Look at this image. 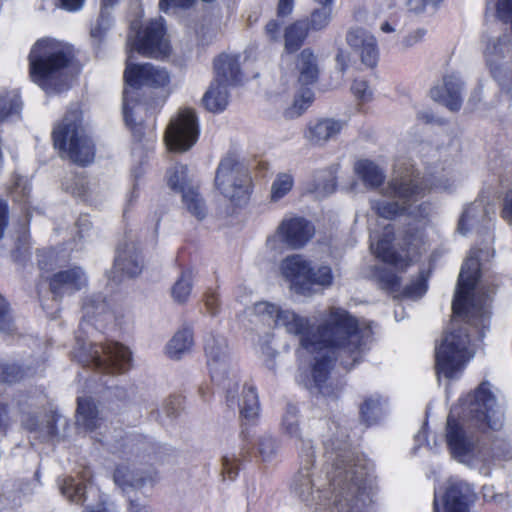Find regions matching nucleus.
<instances>
[{
    "mask_svg": "<svg viewBox=\"0 0 512 512\" xmlns=\"http://www.w3.org/2000/svg\"><path fill=\"white\" fill-rule=\"evenodd\" d=\"M280 433L295 441L300 468L292 490L314 512H375L374 465L364 455L347 448L348 431L338 421L325 422L321 434L326 458L324 477L313 472L315 451L303 436L300 411L287 404L279 424Z\"/></svg>",
    "mask_w": 512,
    "mask_h": 512,
    "instance_id": "f257e3e1",
    "label": "nucleus"
},
{
    "mask_svg": "<svg viewBox=\"0 0 512 512\" xmlns=\"http://www.w3.org/2000/svg\"><path fill=\"white\" fill-rule=\"evenodd\" d=\"M77 402V426L87 432L94 433L92 437L99 442H105L109 445L113 453H116L119 457L126 458L127 460H131L132 458L134 460L161 458V450L165 448L158 445L150 438L142 435L127 434L125 436H121L120 439L113 440V442L108 438H105V440L98 438L96 430L102 428L103 422L98 416V410L95 404L91 399L86 397H78Z\"/></svg>",
    "mask_w": 512,
    "mask_h": 512,
    "instance_id": "9d476101",
    "label": "nucleus"
},
{
    "mask_svg": "<svg viewBox=\"0 0 512 512\" xmlns=\"http://www.w3.org/2000/svg\"><path fill=\"white\" fill-rule=\"evenodd\" d=\"M502 217L512 225V189L507 192L504 198Z\"/></svg>",
    "mask_w": 512,
    "mask_h": 512,
    "instance_id": "bf43d9fd",
    "label": "nucleus"
},
{
    "mask_svg": "<svg viewBox=\"0 0 512 512\" xmlns=\"http://www.w3.org/2000/svg\"><path fill=\"white\" fill-rule=\"evenodd\" d=\"M345 126L344 120L318 118L308 123L304 136L311 144L324 146L327 142L334 140Z\"/></svg>",
    "mask_w": 512,
    "mask_h": 512,
    "instance_id": "a878e982",
    "label": "nucleus"
},
{
    "mask_svg": "<svg viewBox=\"0 0 512 512\" xmlns=\"http://www.w3.org/2000/svg\"><path fill=\"white\" fill-rule=\"evenodd\" d=\"M490 221L491 219L488 216V212L483 202L475 201L464 209L458 221L457 231L462 235H466L474 227H477L480 224L487 227Z\"/></svg>",
    "mask_w": 512,
    "mask_h": 512,
    "instance_id": "c85d7f7f",
    "label": "nucleus"
},
{
    "mask_svg": "<svg viewBox=\"0 0 512 512\" xmlns=\"http://www.w3.org/2000/svg\"><path fill=\"white\" fill-rule=\"evenodd\" d=\"M334 275L332 269L328 265H320L317 268H313L309 265V274L307 276V282H309V295L314 294V286H320L322 288H328L333 284Z\"/></svg>",
    "mask_w": 512,
    "mask_h": 512,
    "instance_id": "58836bf2",
    "label": "nucleus"
},
{
    "mask_svg": "<svg viewBox=\"0 0 512 512\" xmlns=\"http://www.w3.org/2000/svg\"><path fill=\"white\" fill-rule=\"evenodd\" d=\"M198 136L199 125L195 111L190 108H181L171 118L164 139L169 150L184 152L196 143Z\"/></svg>",
    "mask_w": 512,
    "mask_h": 512,
    "instance_id": "f3484780",
    "label": "nucleus"
},
{
    "mask_svg": "<svg viewBox=\"0 0 512 512\" xmlns=\"http://www.w3.org/2000/svg\"><path fill=\"white\" fill-rule=\"evenodd\" d=\"M354 173L369 189L380 187L386 178L385 171L369 159L357 160L354 164Z\"/></svg>",
    "mask_w": 512,
    "mask_h": 512,
    "instance_id": "c756f323",
    "label": "nucleus"
},
{
    "mask_svg": "<svg viewBox=\"0 0 512 512\" xmlns=\"http://www.w3.org/2000/svg\"><path fill=\"white\" fill-rule=\"evenodd\" d=\"M277 441L271 435H264L258 440V452L263 461H270L277 453Z\"/></svg>",
    "mask_w": 512,
    "mask_h": 512,
    "instance_id": "de8ad7c7",
    "label": "nucleus"
},
{
    "mask_svg": "<svg viewBox=\"0 0 512 512\" xmlns=\"http://www.w3.org/2000/svg\"><path fill=\"white\" fill-rule=\"evenodd\" d=\"M66 192L83 200H87L89 196V181L83 175L71 174L67 176L63 182Z\"/></svg>",
    "mask_w": 512,
    "mask_h": 512,
    "instance_id": "37998d69",
    "label": "nucleus"
},
{
    "mask_svg": "<svg viewBox=\"0 0 512 512\" xmlns=\"http://www.w3.org/2000/svg\"><path fill=\"white\" fill-rule=\"evenodd\" d=\"M295 0H279L277 12L281 17L288 16L294 9Z\"/></svg>",
    "mask_w": 512,
    "mask_h": 512,
    "instance_id": "e2e57ef3",
    "label": "nucleus"
},
{
    "mask_svg": "<svg viewBox=\"0 0 512 512\" xmlns=\"http://www.w3.org/2000/svg\"><path fill=\"white\" fill-rule=\"evenodd\" d=\"M0 332L10 335L13 332V321L10 314V307L5 298L0 295Z\"/></svg>",
    "mask_w": 512,
    "mask_h": 512,
    "instance_id": "09e8293b",
    "label": "nucleus"
},
{
    "mask_svg": "<svg viewBox=\"0 0 512 512\" xmlns=\"http://www.w3.org/2000/svg\"><path fill=\"white\" fill-rule=\"evenodd\" d=\"M314 225L303 217L284 218L274 234L266 240L268 250L280 253L287 246L291 249L304 247L314 236Z\"/></svg>",
    "mask_w": 512,
    "mask_h": 512,
    "instance_id": "2eb2a0df",
    "label": "nucleus"
},
{
    "mask_svg": "<svg viewBox=\"0 0 512 512\" xmlns=\"http://www.w3.org/2000/svg\"><path fill=\"white\" fill-rule=\"evenodd\" d=\"M351 90L354 96L363 102L371 100L373 95L368 83L363 79L354 80Z\"/></svg>",
    "mask_w": 512,
    "mask_h": 512,
    "instance_id": "8fccbe9b",
    "label": "nucleus"
},
{
    "mask_svg": "<svg viewBox=\"0 0 512 512\" xmlns=\"http://www.w3.org/2000/svg\"><path fill=\"white\" fill-rule=\"evenodd\" d=\"M204 351L211 379L225 390L228 406L232 408L238 406L241 416L247 421L257 419L260 405L253 386H244L242 401L237 400L239 382L235 374H229L231 357L226 338L214 334L207 336Z\"/></svg>",
    "mask_w": 512,
    "mask_h": 512,
    "instance_id": "6e6552de",
    "label": "nucleus"
},
{
    "mask_svg": "<svg viewBox=\"0 0 512 512\" xmlns=\"http://www.w3.org/2000/svg\"><path fill=\"white\" fill-rule=\"evenodd\" d=\"M180 406V399L178 397L170 398L165 404V413L168 417L176 414Z\"/></svg>",
    "mask_w": 512,
    "mask_h": 512,
    "instance_id": "69168bd1",
    "label": "nucleus"
},
{
    "mask_svg": "<svg viewBox=\"0 0 512 512\" xmlns=\"http://www.w3.org/2000/svg\"><path fill=\"white\" fill-rule=\"evenodd\" d=\"M399 25V17L397 12H393L388 19L384 20L380 24V30L383 33H392L396 31L397 26Z\"/></svg>",
    "mask_w": 512,
    "mask_h": 512,
    "instance_id": "6e6d98bb",
    "label": "nucleus"
},
{
    "mask_svg": "<svg viewBox=\"0 0 512 512\" xmlns=\"http://www.w3.org/2000/svg\"><path fill=\"white\" fill-rule=\"evenodd\" d=\"M50 291L55 300L72 295L88 284V277L80 266H73L54 273L49 279Z\"/></svg>",
    "mask_w": 512,
    "mask_h": 512,
    "instance_id": "4be33fe9",
    "label": "nucleus"
},
{
    "mask_svg": "<svg viewBox=\"0 0 512 512\" xmlns=\"http://www.w3.org/2000/svg\"><path fill=\"white\" fill-rule=\"evenodd\" d=\"M306 20H297L288 25L284 30V46L288 53H294L300 49L309 34Z\"/></svg>",
    "mask_w": 512,
    "mask_h": 512,
    "instance_id": "72a5a7b5",
    "label": "nucleus"
},
{
    "mask_svg": "<svg viewBox=\"0 0 512 512\" xmlns=\"http://www.w3.org/2000/svg\"><path fill=\"white\" fill-rule=\"evenodd\" d=\"M333 19V7L321 6L315 8L306 20L310 31L319 32L325 30Z\"/></svg>",
    "mask_w": 512,
    "mask_h": 512,
    "instance_id": "79ce46f5",
    "label": "nucleus"
},
{
    "mask_svg": "<svg viewBox=\"0 0 512 512\" xmlns=\"http://www.w3.org/2000/svg\"><path fill=\"white\" fill-rule=\"evenodd\" d=\"M72 58L67 43L49 37L37 40L28 57L31 80L47 93L61 92L67 87L65 69Z\"/></svg>",
    "mask_w": 512,
    "mask_h": 512,
    "instance_id": "1a4fd4ad",
    "label": "nucleus"
},
{
    "mask_svg": "<svg viewBox=\"0 0 512 512\" xmlns=\"http://www.w3.org/2000/svg\"><path fill=\"white\" fill-rule=\"evenodd\" d=\"M425 35L426 31L424 29H416L403 39V45L405 47H412L422 41Z\"/></svg>",
    "mask_w": 512,
    "mask_h": 512,
    "instance_id": "4d7b16f0",
    "label": "nucleus"
},
{
    "mask_svg": "<svg viewBox=\"0 0 512 512\" xmlns=\"http://www.w3.org/2000/svg\"><path fill=\"white\" fill-rule=\"evenodd\" d=\"M294 183V175L291 172L277 173L271 184V201L278 202L284 198L292 190Z\"/></svg>",
    "mask_w": 512,
    "mask_h": 512,
    "instance_id": "ea45409f",
    "label": "nucleus"
},
{
    "mask_svg": "<svg viewBox=\"0 0 512 512\" xmlns=\"http://www.w3.org/2000/svg\"><path fill=\"white\" fill-rule=\"evenodd\" d=\"M194 274L190 269L182 271L180 277L177 279L171 289V294L174 301L178 303H185L192 291Z\"/></svg>",
    "mask_w": 512,
    "mask_h": 512,
    "instance_id": "a19ab883",
    "label": "nucleus"
},
{
    "mask_svg": "<svg viewBox=\"0 0 512 512\" xmlns=\"http://www.w3.org/2000/svg\"><path fill=\"white\" fill-rule=\"evenodd\" d=\"M347 44L359 54L361 62L367 67H374L379 60V49L377 40L369 31L352 27L346 35Z\"/></svg>",
    "mask_w": 512,
    "mask_h": 512,
    "instance_id": "b1692460",
    "label": "nucleus"
},
{
    "mask_svg": "<svg viewBox=\"0 0 512 512\" xmlns=\"http://www.w3.org/2000/svg\"><path fill=\"white\" fill-rule=\"evenodd\" d=\"M73 357L84 366L108 374L124 373L132 366V353L128 347L112 341L87 345L80 335L76 336Z\"/></svg>",
    "mask_w": 512,
    "mask_h": 512,
    "instance_id": "f8f14e48",
    "label": "nucleus"
},
{
    "mask_svg": "<svg viewBox=\"0 0 512 512\" xmlns=\"http://www.w3.org/2000/svg\"><path fill=\"white\" fill-rule=\"evenodd\" d=\"M484 58L492 77L502 86L512 82V37L509 33L486 36Z\"/></svg>",
    "mask_w": 512,
    "mask_h": 512,
    "instance_id": "dca6fc26",
    "label": "nucleus"
},
{
    "mask_svg": "<svg viewBox=\"0 0 512 512\" xmlns=\"http://www.w3.org/2000/svg\"><path fill=\"white\" fill-rule=\"evenodd\" d=\"M9 424L7 406L0 403V431L5 430Z\"/></svg>",
    "mask_w": 512,
    "mask_h": 512,
    "instance_id": "338daca9",
    "label": "nucleus"
},
{
    "mask_svg": "<svg viewBox=\"0 0 512 512\" xmlns=\"http://www.w3.org/2000/svg\"><path fill=\"white\" fill-rule=\"evenodd\" d=\"M108 9L101 6L99 17L91 27L90 34L95 41H101L112 26V17Z\"/></svg>",
    "mask_w": 512,
    "mask_h": 512,
    "instance_id": "a18cd8bd",
    "label": "nucleus"
},
{
    "mask_svg": "<svg viewBox=\"0 0 512 512\" xmlns=\"http://www.w3.org/2000/svg\"><path fill=\"white\" fill-rule=\"evenodd\" d=\"M283 23L279 20L272 19L265 26V33L271 41H279L281 37Z\"/></svg>",
    "mask_w": 512,
    "mask_h": 512,
    "instance_id": "603ef678",
    "label": "nucleus"
},
{
    "mask_svg": "<svg viewBox=\"0 0 512 512\" xmlns=\"http://www.w3.org/2000/svg\"><path fill=\"white\" fill-rule=\"evenodd\" d=\"M299 83L303 87L295 96L293 105L287 109L286 115L290 118L303 114L314 101L313 91L307 87L313 84L318 77L316 57L311 49H304L298 56Z\"/></svg>",
    "mask_w": 512,
    "mask_h": 512,
    "instance_id": "6ab92c4d",
    "label": "nucleus"
},
{
    "mask_svg": "<svg viewBox=\"0 0 512 512\" xmlns=\"http://www.w3.org/2000/svg\"><path fill=\"white\" fill-rule=\"evenodd\" d=\"M337 167H330L326 170H322L315 175V184L310 189L311 192L315 193L317 197H326L332 194L336 190V173Z\"/></svg>",
    "mask_w": 512,
    "mask_h": 512,
    "instance_id": "e433bc0d",
    "label": "nucleus"
},
{
    "mask_svg": "<svg viewBox=\"0 0 512 512\" xmlns=\"http://www.w3.org/2000/svg\"><path fill=\"white\" fill-rule=\"evenodd\" d=\"M205 306L208 313L212 316L217 315L219 312V295L215 290H209L205 294Z\"/></svg>",
    "mask_w": 512,
    "mask_h": 512,
    "instance_id": "3c124183",
    "label": "nucleus"
},
{
    "mask_svg": "<svg viewBox=\"0 0 512 512\" xmlns=\"http://www.w3.org/2000/svg\"><path fill=\"white\" fill-rule=\"evenodd\" d=\"M215 185L223 196L240 205L249 198L252 180L248 168L235 155L228 154L218 165Z\"/></svg>",
    "mask_w": 512,
    "mask_h": 512,
    "instance_id": "4468645a",
    "label": "nucleus"
},
{
    "mask_svg": "<svg viewBox=\"0 0 512 512\" xmlns=\"http://www.w3.org/2000/svg\"><path fill=\"white\" fill-rule=\"evenodd\" d=\"M78 235L80 239H83L87 236L88 231L91 228V222L88 216H82L77 221Z\"/></svg>",
    "mask_w": 512,
    "mask_h": 512,
    "instance_id": "0e129e2a",
    "label": "nucleus"
},
{
    "mask_svg": "<svg viewBox=\"0 0 512 512\" xmlns=\"http://www.w3.org/2000/svg\"><path fill=\"white\" fill-rule=\"evenodd\" d=\"M31 184L27 177L15 176L11 187V195L15 202L23 203L25 206L29 203Z\"/></svg>",
    "mask_w": 512,
    "mask_h": 512,
    "instance_id": "c03bdc74",
    "label": "nucleus"
},
{
    "mask_svg": "<svg viewBox=\"0 0 512 512\" xmlns=\"http://www.w3.org/2000/svg\"><path fill=\"white\" fill-rule=\"evenodd\" d=\"M22 108L20 93L18 90L0 91V122L17 116Z\"/></svg>",
    "mask_w": 512,
    "mask_h": 512,
    "instance_id": "c9c22d12",
    "label": "nucleus"
},
{
    "mask_svg": "<svg viewBox=\"0 0 512 512\" xmlns=\"http://www.w3.org/2000/svg\"><path fill=\"white\" fill-rule=\"evenodd\" d=\"M472 486L456 478H449L444 485L434 487V512H467L474 501Z\"/></svg>",
    "mask_w": 512,
    "mask_h": 512,
    "instance_id": "a211bd4d",
    "label": "nucleus"
},
{
    "mask_svg": "<svg viewBox=\"0 0 512 512\" xmlns=\"http://www.w3.org/2000/svg\"><path fill=\"white\" fill-rule=\"evenodd\" d=\"M428 5H431L429 0H407L409 10L417 14L424 12Z\"/></svg>",
    "mask_w": 512,
    "mask_h": 512,
    "instance_id": "680f3d73",
    "label": "nucleus"
},
{
    "mask_svg": "<svg viewBox=\"0 0 512 512\" xmlns=\"http://www.w3.org/2000/svg\"><path fill=\"white\" fill-rule=\"evenodd\" d=\"M223 474L230 480H233L238 474V465L236 460L229 456H224L222 459Z\"/></svg>",
    "mask_w": 512,
    "mask_h": 512,
    "instance_id": "864d4df0",
    "label": "nucleus"
},
{
    "mask_svg": "<svg viewBox=\"0 0 512 512\" xmlns=\"http://www.w3.org/2000/svg\"><path fill=\"white\" fill-rule=\"evenodd\" d=\"M45 418V423H39L38 419L29 416L24 420V425L30 432L39 433L44 441L53 440L57 437L56 423L62 419V416L51 413L46 415Z\"/></svg>",
    "mask_w": 512,
    "mask_h": 512,
    "instance_id": "f704fd0d",
    "label": "nucleus"
},
{
    "mask_svg": "<svg viewBox=\"0 0 512 512\" xmlns=\"http://www.w3.org/2000/svg\"><path fill=\"white\" fill-rule=\"evenodd\" d=\"M58 6L68 12H77L84 6L85 0H57Z\"/></svg>",
    "mask_w": 512,
    "mask_h": 512,
    "instance_id": "13d9d810",
    "label": "nucleus"
},
{
    "mask_svg": "<svg viewBox=\"0 0 512 512\" xmlns=\"http://www.w3.org/2000/svg\"><path fill=\"white\" fill-rule=\"evenodd\" d=\"M309 265L310 261L299 254L287 256L280 263L279 268L282 277L296 294L309 295V282H307Z\"/></svg>",
    "mask_w": 512,
    "mask_h": 512,
    "instance_id": "5701e85b",
    "label": "nucleus"
},
{
    "mask_svg": "<svg viewBox=\"0 0 512 512\" xmlns=\"http://www.w3.org/2000/svg\"><path fill=\"white\" fill-rule=\"evenodd\" d=\"M8 225V204L0 199V240L4 236L5 229Z\"/></svg>",
    "mask_w": 512,
    "mask_h": 512,
    "instance_id": "052dcab7",
    "label": "nucleus"
},
{
    "mask_svg": "<svg viewBox=\"0 0 512 512\" xmlns=\"http://www.w3.org/2000/svg\"><path fill=\"white\" fill-rule=\"evenodd\" d=\"M480 252L476 248L470 250L458 277L452 302V331L445 334L435 352L439 378H458L490 327V307L495 289L482 279Z\"/></svg>",
    "mask_w": 512,
    "mask_h": 512,
    "instance_id": "7ed1b4c3",
    "label": "nucleus"
},
{
    "mask_svg": "<svg viewBox=\"0 0 512 512\" xmlns=\"http://www.w3.org/2000/svg\"><path fill=\"white\" fill-rule=\"evenodd\" d=\"M165 20L162 17L151 20L144 28H141L138 20L130 25L127 37V64L124 72L126 87L123 91V116L126 125L132 130L135 137L142 136L143 114L147 112V105L140 99L141 88H160L170 81L168 72L151 63L133 64V53L145 57L162 58L169 54L170 44L165 37ZM148 146L140 141L132 148L133 161L136 163L131 169L134 183L127 201L132 204L139 196V181L144 174V165L149 158Z\"/></svg>",
    "mask_w": 512,
    "mask_h": 512,
    "instance_id": "20e7f679",
    "label": "nucleus"
},
{
    "mask_svg": "<svg viewBox=\"0 0 512 512\" xmlns=\"http://www.w3.org/2000/svg\"><path fill=\"white\" fill-rule=\"evenodd\" d=\"M215 80L203 96L207 110L219 113L228 105V87L237 85L242 79L240 55L222 54L214 61Z\"/></svg>",
    "mask_w": 512,
    "mask_h": 512,
    "instance_id": "ddd939ff",
    "label": "nucleus"
},
{
    "mask_svg": "<svg viewBox=\"0 0 512 512\" xmlns=\"http://www.w3.org/2000/svg\"><path fill=\"white\" fill-rule=\"evenodd\" d=\"M83 512H108L106 504L103 500H100L95 506H88Z\"/></svg>",
    "mask_w": 512,
    "mask_h": 512,
    "instance_id": "774afa93",
    "label": "nucleus"
},
{
    "mask_svg": "<svg viewBox=\"0 0 512 512\" xmlns=\"http://www.w3.org/2000/svg\"><path fill=\"white\" fill-rule=\"evenodd\" d=\"M55 261V252L47 251L38 255V264L41 271H49L53 269Z\"/></svg>",
    "mask_w": 512,
    "mask_h": 512,
    "instance_id": "5fc2aeb1",
    "label": "nucleus"
},
{
    "mask_svg": "<svg viewBox=\"0 0 512 512\" xmlns=\"http://www.w3.org/2000/svg\"><path fill=\"white\" fill-rule=\"evenodd\" d=\"M113 477L115 484L125 493H129V489L141 488L146 481L143 476L131 472L128 467L122 465L116 467Z\"/></svg>",
    "mask_w": 512,
    "mask_h": 512,
    "instance_id": "4c0bfd02",
    "label": "nucleus"
},
{
    "mask_svg": "<svg viewBox=\"0 0 512 512\" xmlns=\"http://www.w3.org/2000/svg\"><path fill=\"white\" fill-rule=\"evenodd\" d=\"M143 269V260L138 252L136 243L127 237L117 248L114 261L112 280L121 282L122 277H136Z\"/></svg>",
    "mask_w": 512,
    "mask_h": 512,
    "instance_id": "412c9836",
    "label": "nucleus"
},
{
    "mask_svg": "<svg viewBox=\"0 0 512 512\" xmlns=\"http://www.w3.org/2000/svg\"><path fill=\"white\" fill-rule=\"evenodd\" d=\"M252 313L267 325L283 327L288 333L300 336L297 380L312 393L325 397L334 395L326 384L334 362L340 359L346 369H352L361 361L373 334L368 323L335 305L319 313L316 329L309 318L268 301L255 303Z\"/></svg>",
    "mask_w": 512,
    "mask_h": 512,
    "instance_id": "f03ea898",
    "label": "nucleus"
},
{
    "mask_svg": "<svg viewBox=\"0 0 512 512\" xmlns=\"http://www.w3.org/2000/svg\"><path fill=\"white\" fill-rule=\"evenodd\" d=\"M453 185L448 173L438 166H427L425 176L414 165L397 159L394 175L380 190V195L370 199L371 209L381 218L394 219L407 214L415 219L425 218L427 205L417 204L427 193L449 190Z\"/></svg>",
    "mask_w": 512,
    "mask_h": 512,
    "instance_id": "423d86ee",
    "label": "nucleus"
},
{
    "mask_svg": "<svg viewBox=\"0 0 512 512\" xmlns=\"http://www.w3.org/2000/svg\"><path fill=\"white\" fill-rule=\"evenodd\" d=\"M169 187L182 193V201L186 209L198 220L205 218L207 209L205 203L194 187L187 186V167L177 164L167 174Z\"/></svg>",
    "mask_w": 512,
    "mask_h": 512,
    "instance_id": "aec40b11",
    "label": "nucleus"
},
{
    "mask_svg": "<svg viewBox=\"0 0 512 512\" xmlns=\"http://www.w3.org/2000/svg\"><path fill=\"white\" fill-rule=\"evenodd\" d=\"M83 318L80 330L85 331L88 326L102 330L106 324L116 320V315L101 295L88 297L83 303Z\"/></svg>",
    "mask_w": 512,
    "mask_h": 512,
    "instance_id": "393cba45",
    "label": "nucleus"
},
{
    "mask_svg": "<svg viewBox=\"0 0 512 512\" xmlns=\"http://www.w3.org/2000/svg\"><path fill=\"white\" fill-rule=\"evenodd\" d=\"M54 146L74 163L85 166L95 157V145L83 126L79 108L67 111L52 133Z\"/></svg>",
    "mask_w": 512,
    "mask_h": 512,
    "instance_id": "9b49d317",
    "label": "nucleus"
},
{
    "mask_svg": "<svg viewBox=\"0 0 512 512\" xmlns=\"http://www.w3.org/2000/svg\"><path fill=\"white\" fill-rule=\"evenodd\" d=\"M193 331L189 327L178 330L166 345V353L171 359H180L192 350Z\"/></svg>",
    "mask_w": 512,
    "mask_h": 512,
    "instance_id": "2f4dec72",
    "label": "nucleus"
},
{
    "mask_svg": "<svg viewBox=\"0 0 512 512\" xmlns=\"http://www.w3.org/2000/svg\"><path fill=\"white\" fill-rule=\"evenodd\" d=\"M503 414L488 382L461 397L447 417L445 442L451 457L470 468L486 474L494 459L491 448L482 440L480 430H498Z\"/></svg>",
    "mask_w": 512,
    "mask_h": 512,
    "instance_id": "39448f33",
    "label": "nucleus"
},
{
    "mask_svg": "<svg viewBox=\"0 0 512 512\" xmlns=\"http://www.w3.org/2000/svg\"><path fill=\"white\" fill-rule=\"evenodd\" d=\"M272 338L273 335L269 333L258 341L259 352L264 358L266 367L270 370L275 369V358L277 356V351L271 346Z\"/></svg>",
    "mask_w": 512,
    "mask_h": 512,
    "instance_id": "49530a36",
    "label": "nucleus"
},
{
    "mask_svg": "<svg viewBox=\"0 0 512 512\" xmlns=\"http://www.w3.org/2000/svg\"><path fill=\"white\" fill-rule=\"evenodd\" d=\"M44 361L38 362L36 367L28 366L25 369L16 363H0V383H15L26 377H32L43 371Z\"/></svg>",
    "mask_w": 512,
    "mask_h": 512,
    "instance_id": "473e14b6",
    "label": "nucleus"
},
{
    "mask_svg": "<svg viewBox=\"0 0 512 512\" xmlns=\"http://www.w3.org/2000/svg\"><path fill=\"white\" fill-rule=\"evenodd\" d=\"M370 230V249L373 254L384 264L389 265L393 270L382 265L374 266L372 277L379 286L389 293L399 294L406 298H421L428 289V275L421 271L418 277L406 286L400 289L401 278L398 275L415 261V259L425 250L426 241L422 230L407 231L403 244L405 247L397 249L393 245L394 229L390 224H385L380 233L372 228Z\"/></svg>",
    "mask_w": 512,
    "mask_h": 512,
    "instance_id": "0eeeda50",
    "label": "nucleus"
},
{
    "mask_svg": "<svg viewBox=\"0 0 512 512\" xmlns=\"http://www.w3.org/2000/svg\"><path fill=\"white\" fill-rule=\"evenodd\" d=\"M90 478L91 471L85 469L79 473V480H76L74 477H63L58 479V485L62 495L70 502L82 504L86 499L85 493L87 489L92 490V485L89 483Z\"/></svg>",
    "mask_w": 512,
    "mask_h": 512,
    "instance_id": "cd10ccee",
    "label": "nucleus"
},
{
    "mask_svg": "<svg viewBox=\"0 0 512 512\" xmlns=\"http://www.w3.org/2000/svg\"><path fill=\"white\" fill-rule=\"evenodd\" d=\"M388 412L387 399L375 393L367 397L360 407V413L363 421L367 425L376 424Z\"/></svg>",
    "mask_w": 512,
    "mask_h": 512,
    "instance_id": "7c9ffc66",
    "label": "nucleus"
},
{
    "mask_svg": "<svg viewBox=\"0 0 512 512\" xmlns=\"http://www.w3.org/2000/svg\"><path fill=\"white\" fill-rule=\"evenodd\" d=\"M462 81L452 74L443 79L442 86L433 87L430 91L433 100L442 103L451 111H458L462 105Z\"/></svg>",
    "mask_w": 512,
    "mask_h": 512,
    "instance_id": "bb28decb",
    "label": "nucleus"
}]
</instances>
